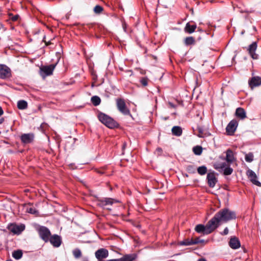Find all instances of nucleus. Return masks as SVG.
<instances>
[{"instance_id": "9b49d317", "label": "nucleus", "mask_w": 261, "mask_h": 261, "mask_svg": "<svg viewBox=\"0 0 261 261\" xmlns=\"http://www.w3.org/2000/svg\"><path fill=\"white\" fill-rule=\"evenodd\" d=\"M11 70L6 65H0V77L6 79L11 76Z\"/></svg>"}, {"instance_id": "473e14b6", "label": "nucleus", "mask_w": 261, "mask_h": 261, "mask_svg": "<svg viewBox=\"0 0 261 261\" xmlns=\"http://www.w3.org/2000/svg\"><path fill=\"white\" fill-rule=\"evenodd\" d=\"M27 212L29 213L32 214H36L38 213V211L34 207H30L27 209Z\"/></svg>"}, {"instance_id": "de8ad7c7", "label": "nucleus", "mask_w": 261, "mask_h": 261, "mask_svg": "<svg viewBox=\"0 0 261 261\" xmlns=\"http://www.w3.org/2000/svg\"><path fill=\"white\" fill-rule=\"evenodd\" d=\"M157 150L161 151L162 150V149L161 148H158V149H157Z\"/></svg>"}, {"instance_id": "a18cd8bd", "label": "nucleus", "mask_w": 261, "mask_h": 261, "mask_svg": "<svg viewBox=\"0 0 261 261\" xmlns=\"http://www.w3.org/2000/svg\"><path fill=\"white\" fill-rule=\"evenodd\" d=\"M198 261H206L205 259L201 258L198 260Z\"/></svg>"}, {"instance_id": "6e6552de", "label": "nucleus", "mask_w": 261, "mask_h": 261, "mask_svg": "<svg viewBox=\"0 0 261 261\" xmlns=\"http://www.w3.org/2000/svg\"><path fill=\"white\" fill-rule=\"evenodd\" d=\"M8 229L14 234H19L25 229V226L23 224L18 225L15 224H10L8 226Z\"/></svg>"}, {"instance_id": "f3484780", "label": "nucleus", "mask_w": 261, "mask_h": 261, "mask_svg": "<svg viewBox=\"0 0 261 261\" xmlns=\"http://www.w3.org/2000/svg\"><path fill=\"white\" fill-rule=\"evenodd\" d=\"M34 136L33 134H24L21 136V141L25 144L32 142L34 139Z\"/></svg>"}, {"instance_id": "6ab92c4d", "label": "nucleus", "mask_w": 261, "mask_h": 261, "mask_svg": "<svg viewBox=\"0 0 261 261\" xmlns=\"http://www.w3.org/2000/svg\"><path fill=\"white\" fill-rule=\"evenodd\" d=\"M137 255L135 254H127L120 258L115 259V261H134L136 259Z\"/></svg>"}, {"instance_id": "b1692460", "label": "nucleus", "mask_w": 261, "mask_h": 261, "mask_svg": "<svg viewBox=\"0 0 261 261\" xmlns=\"http://www.w3.org/2000/svg\"><path fill=\"white\" fill-rule=\"evenodd\" d=\"M28 107V103L26 101L21 100L17 102V107L20 110L25 109Z\"/></svg>"}, {"instance_id": "9d476101", "label": "nucleus", "mask_w": 261, "mask_h": 261, "mask_svg": "<svg viewBox=\"0 0 261 261\" xmlns=\"http://www.w3.org/2000/svg\"><path fill=\"white\" fill-rule=\"evenodd\" d=\"M49 241L54 247L57 248L61 245L62 239L59 235L54 234L53 236H50L49 238Z\"/></svg>"}, {"instance_id": "8fccbe9b", "label": "nucleus", "mask_w": 261, "mask_h": 261, "mask_svg": "<svg viewBox=\"0 0 261 261\" xmlns=\"http://www.w3.org/2000/svg\"><path fill=\"white\" fill-rule=\"evenodd\" d=\"M49 43H50L49 42L46 43V45H48Z\"/></svg>"}, {"instance_id": "f8f14e48", "label": "nucleus", "mask_w": 261, "mask_h": 261, "mask_svg": "<svg viewBox=\"0 0 261 261\" xmlns=\"http://www.w3.org/2000/svg\"><path fill=\"white\" fill-rule=\"evenodd\" d=\"M247 175L250 181L254 185L260 186V183L257 180V176L254 172L251 170H248L247 172Z\"/></svg>"}, {"instance_id": "09e8293b", "label": "nucleus", "mask_w": 261, "mask_h": 261, "mask_svg": "<svg viewBox=\"0 0 261 261\" xmlns=\"http://www.w3.org/2000/svg\"><path fill=\"white\" fill-rule=\"evenodd\" d=\"M98 100H99V103H100V99L99 98V99H98Z\"/></svg>"}, {"instance_id": "72a5a7b5", "label": "nucleus", "mask_w": 261, "mask_h": 261, "mask_svg": "<svg viewBox=\"0 0 261 261\" xmlns=\"http://www.w3.org/2000/svg\"><path fill=\"white\" fill-rule=\"evenodd\" d=\"M141 83L144 86H146L148 84V80L146 78H143L140 81Z\"/></svg>"}, {"instance_id": "49530a36", "label": "nucleus", "mask_w": 261, "mask_h": 261, "mask_svg": "<svg viewBox=\"0 0 261 261\" xmlns=\"http://www.w3.org/2000/svg\"><path fill=\"white\" fill-rule=\"evenodd\" d=\"M169 105L171 106V107H174L173 105L171 103H169Z\"/></svg>"}, {"instance_id": "c03bdc74", "label": "nucleus", "mask_w": 261, "mask_h": 261, "mask_svg": "<svg viewBox=\"0 0 261 261\" xmlns=\"http://www.w3.org/2000/svg\"><path fill=\"white\" fill-rule=\"evenodd\" d=\"M98 250L96 251L95 252V257L98 258Z\"/></svg>"}, {"instance_id": "5701e85b", "label": "nucleus", "mask_w": 261, "mask_h": 261, "mask_svg": "<svg viewBox=\"0 0 261 261\" xmlns=\"http://www.w3.org/2000/svg\"><path fill=\"white\" fill-rule=\"evenodd\" d=\"M197 242H193V240L192 239H186L182 241H181L179 243V244L180 245H184V246H190L192 245L197 244Z\"/></svg>"}, {"instance_id": "aec40b11", "label": "nucleus", "mask_w": 261, "mask_h": 261, "mask_svg": "<svg viewBox=\"0 0 261 261\" xmlns=\"http://www.w3.org/2000/svg\"><path fill=\"white\" fill-rule=\"evenodd\" d=\"M236 115L238 117L243 119L246 118V112L245 110L241 108H237L236 111Z\"/></svg>"}, {"instance_id": "58836bf2", "label": "nucleus", "mask_w": 261, "mask_h": 261, "mask_svg": "<svg viewBox=\"0 0 261 261\" xmlns=\"http://www.w3.org/2000/svg\"><path fill=\"white\" fill-rule=\"evenodd\" d=\"M95 77H93V79L95 80V81H94V82H93V83H92V85H91V86H92V87H94V86H96L95 83H96V76L95 75Z\"/></svg>"}, {"instance_id": "ea45409f", "label": "nucleus", "mask_w": 261, "mask_h": 261, "mask_svg": "<svg viewBox=\"0 0 261 261\" xmlns=\"http://www.w3.org/2000/svg\"><path fill=\"white\" fill-rule=\"evenodd\" d=\"M94 10L95 13H98V5H96L95 6Z\"/></svg>"}, {"instance_id": "393cba45", "label": "nucleus", "mask_w": 261, "mask_h": 261, "mask_svg": "<svg viewBox=\"0 0 261 261\" xmlns=\"http://www.w3.org/2000/svg\"><path fill=\"white\" fill-rule=\"evenodd\" d=\"M12 256L16 259H19L22 256V252L21 250L14 251L12 253Z\"/></svg>"}, {"instance_id": "bb28decb", "label": "nucleus", "mask_w": 261, "mask_h": 261, "mask_svg": "<svg viewBox=\"0 0 261 261\" xmlns=\"http://www.w3.org/2000/svg\"><path fill=\"white\" fill-rule=\"evenodd\" d=\"M72 253L75 258H79L82 256V252L79 248H75L72 251Z\"/></svg>"}, {"instance_id": "ddd939ff", "label": "nucleus", "mask_w": 261, "mask_h": 261, "mask_svg": "<svg viewBox=\"0 0 261 261\" xmlns=\"http://www.w3.org/2000/svg\"><path fill=\"white\" fill-rule=\"evenodd\" d=\"M249 86L251 89L261 85V77L258 76L252 77L248 82Z\"/></svg>"}, {"instance_id": "0eeeda50", "label": "nucleus", "mask_w": 261, "mask_h": 261, "mask_svg": "<svg viewBox=\"0 0 261 261\" xmlns=\"http://www.w3.org/2000/svg\"><path fill=\"white\" fill-rule=\"evenodd\" d=\"M56 64H51L48 66L41 67L40 69V74L43 77L50 75L53 74V72L56 67Z\"/></svg>"}, {"instance_id": "f704fd0d", "label": "nucleus", "mask_w": 261, "mask_h": 261, "mask_svg": "<svg viewBox=\"0 0 261 261\" xmlns=\"http://www.w3.org/2000/svg\"><path fill=\"white\" fill-rule=\"evenodd\" d=\"M197 128H198V133H199V134H198V136L199 137H203V135L202 128H201V127H198Z\"/></svg>"}, {"instance_id": "20e7f679", "label": "nucleus", "mask_w": 261, "mask_h": 261, "mask_svg": "<svg viewBox=\"0 0 261 261\" xmlns=\"http://www.w3.org/2000/svg\"><path fill=\"white\" fill-rule=\"evenodd\" d=\"M40 238L45 242L49 241V238L51 236V232L49 229L44 226L38 225L36 227Z\"/></svg>"}, {"instance_id": "e433bc0d", "label": "nucleus", "mask_w": 261, "mask_h": 261, "mask_svg": "<svg viewBox=\"0 0 261 261\" xmlns=\"http://www.w3.org/2000/svg\"><path fill=\"white\" fill-rule=\"evenodd\" d=\"M193 242H197V244L199 243H202L204 242V240H200L198 238H196L194 240H193Z\"/></svg>"}, {"instance_id": "f257e3e1", "label": "nucleus", "mask_w": 261, "mask_h": 261, "mask_svg": "<svg viewBox=\"0 0 261 261\" xmlns=\"http://www.w3.org/2000/svg\"><path fill=\"white\" fill-rule=\"evenodd\" d=\"M236 218V215L234 212L225 208L217 212L212 219L216 225V227L217 228L220 223L226 222L234 219Z\"/></svg>"}, {"instance_id": "39448f33", "label": "nucleus", "mask_w": 261, "mask_h": 261, "mask_svg": "<svg viewBox=\"0 0 261 261\" xmlns=\"http://www.w3.org/2000/svg\"><path fill=\"white\" fill-rule=\"evenodd\" d=\"M116 105L118 110L123 114L125 115H129L130 111L127 108L124 100L121 98L116 99Z\"/></svg>"}, {"instance_id": "423d86ee", "label": "nucleus", "mask_w": 261, "mask_h": 261, "mask_svg": "<svg viewBox=\"0 0 261 261\" xmlns=\"http://www.w3.org/2000/svg\"><path fill=\"white\" fill-rule=\"evenodd\" d=\"M226 163H216L214 164V168L218 170H224V174L225 175H230L232 172L233 169L232 168L229 167H226Z\"/></svg>"}, {"instance_id": "cd10ccee", "label": "nucleus", "mask_w": 261, "mask_h": 261, "mask_svg": "<svg viewBox=\"0 0 261 261\" xmlns=\"http://www.w3.org/2000/svg\"><path fill=\"white\" fill-rule=\"evenodd\" d=\"M194 153L196 155H200L202 152V148L200 146H196L193 148Z\"/></svg>"}, {"instance_id": "f03ea898", "label": "nucleus", "mask_w": 261, "mask_h": 261, "mask_svg": "<svg viewBox=\"0 0 261 261\" xmlns=\"http://www.w3.org/2000/svg\"><path fill=\"white\" fill-rule=\"evenodd\" d=\"M216 228L212 219L210 220L204 226L202 224L197 225L195 228V231L198 233H203L204 234H208Z\"/></svg>"}, {"instance_id": "4be33fe9", "label": "nucleus", "mask_w": 261, "mask_h": 261, "mask_svg": "<svg viewBox=\"0 0 261 261\" xmlns=\"http://www.w3.org/2000/svg\"><path fill=\"white\" fill-rule=\"evenodd\" d=\"M196 25H190V23H187L185 28V31L189 34L193 33L196 29Z\"/></svg>"}, {"instance_id": "4c0bfd02", "label": "nucleus", "mask_w": 261, "mask_h": 261, "mask_svg": "<svg viewBox=\"0 0 261 261\" xmlns=\"http://www.w3.org/2000/svg\"><path fill=\"white\" fill-rule=\"evenodd\" d=\"M228 229L227 227H226L224 229L223 232L222 233V235H226L228 234Z\"/></svg>"}, {"instance_id": "a878e982", "label": "nucleus", "mask_w": 261, "mask_h": 261, "mask_svg": "<svg viewBox=\"0 0 261 261\" xmlns=\"http://www.w3.org/2000/svg\"><path fill=\"white\" fill-rule=\"evenodd\" d=\"M172 132L173 135L179 136L181 135L182 130L179 126H174L172 129Z\"/></svg>"}, {"instance_id": "7ed1b4c3", "label": "nucleus", "mask_w": 261, "mask_h": 261, "mask_svg": "<svg viewBox=\"0 0 261 261\" xmlns=\"http://www.w3.org/2000/svg\"><path fill=\"white\" fill-rule=\"evenodd\" d=\"M99 120L110 128H114L118 126V123L113 118L102 113H99Z\"/></svg>"}, {"instance_id": "4468645a", "label": "nucleus", "mask_w": 261, "mask_h": 261, "mask_svg": "<svg viewBox=\"0 0 261 261\" xmlns=\"http://www.w3.org/2000/svg\"><path fill=\"white\" fill-rule=\"evenodd\" d=\"M257 43L256 42H254L249 45L248 49L250 55L253 59H257L258 58V55L255 53Z\"/></svg>"}, {"instance_id": "dca6fc26", "label": "nucleus", "mask_w": 261, "mask_h": 261, "mask_svg": "<svg viewBox=\"0 0 261 261\" xmlns=\"http://www.w3.org/2000/svg\"><path fill=\"white\" fill-rule=\"evenodd\" d=\"M207 182L209 186L214 187L217 182V179L214 172L208 173L207 175Z\"/></svg>"}, {"instance_id": "2eb2a0df", "label": "nucleus", "mask_w": 261, "mask_h": 261, "mask_svg": "<svg viewBox=\"0 0 261 261\" xmlns=\"http://www.w3.org/2000/svg\"><path fill=\"white\" fill-rule=\"evenodd\" d=\"M229 246L233 249L239 248L241 246L239 239L236 237H231L229 242Z\"/></svg>"}, {"instance_id": "37998d69", "label": "nucleus", "mask_w": 261, "mask_h": 261, "mask_svg": "<svg viewBox=\"0 0 261 261\" xmlns=\"http://www.w3.org/2000/svg\"><path fill=\"white\" fill-rule=\"evenodd\" d=\"M3 114V111L2 108L0 107V116L2 115Z\"/></svg>"}, {"instance_id": "412c9836", "label": "nucleus", "mask_w": 261, "mask_h": 261, "mask_svg": "<svg viewBox=\"0 0 261 261\" xmlns=\"http://www.w3.org/2000/svg\"><path fill=\"white\" fill-rule=\"evenodd\" d=\"M108 250L105 248L99 249V259L106 258L108 256Z\"/></svg>"}, {"instance_id": "a211bd4d", "label": "nucleus", "mask_w": 261, "mask_h": 261, "mask_svg": "<svg viewBox=\"0 0 261 261\" xmlns=\"http://www.w3.org/2000/svg\"><path fill=\"white\" fill-rule=\"evenodd\" d=\"M225 160L229 164L232 163L236 161L233 153L230 149H228L226 151Z\"/></svg>"}, {"instance_id": "c9c22d12", "label": "nucleus", "mask_w": 261, "mask_h": 261, "mask_svg": "<svg viewBox=\"0 0 261 261\" xmlns=\"http://www.w3.org/2000/svg\"><path fill=\"white\" fill-rule=\"evenodd\" d=\"M112 203H113V201L112 200V199H111L110 198H108L106 200V204H105V205L111 204H112Z\"/></svg>"}, {"instance_id": "1a4fd4ad", "label": "nucleus", "mask_w": 261, "mask_h": 261, "mask_svg": "<svg viewBox=\"0 0 261 261\" xmlns=\"http://www.w3.org/2000/svg\"><path fill=\"white\" fill-rule=\"evenodd\" d=\"M238 123L236 120H232L227 125L226 130L228 135H232L235 132L238 126Z\"/></svg>"}, {"instance_id": "a19ab883", "label": "nucleus", "mask_w": 261, "mask_h": 261, "mask_svg": "<svg viewBox=\"0 0 261 261\" xmlns=\"http://www.w3.org/2000/svg\"><path fill=\"white\" fill-rule=\"evenodd\" d=\"M17 18H18V16L16 15L12 18V19H13V20L15 21L17 19Z\"/></svg>"}, {"instance_id": "79ce46f5", "label": "nucleus", "mask_w": 261, "mask_h": 261, "mask_svg": "<svg viewBox=\"0 0 261 261\" xmlns=\"http://www.w3.org/2000/svg\"><path fill=\"white\" fill-rule=\"evenodd\" d=\"M103 11V8L100 7V6H99V14L102 12Z\"/></svg>"}, {"instance_id": "2f4dec72", "label": "nucleus", "mask_w": 261, "mask_h": 261, "mask_svg": "<svg viewBox=\"0 0 261 261\" xmlns=\"http://www.w3.org/2000/svg\"><path fill=\"white\" fill-rule=\"evenodd\" d=\"M91 101L95 106H98V96H94L91 98Z\"/></svg>"}, {"instance_id": "7c9ffc66", "label": "nucleus", "mask_w": 261, "mask_h": 261, "mask_svg": "<svg viewBox=\"0 0 261 261\" xmlns=\"http://www.w3.org/2000/svg\"><path fill=\"white\" fill-rule=\"evenodd\" d=\"M245 160L247 162H251L253 160V155L252 153H249L245 155Z\"/></svg>"}, {"instance_id": "c85d7f7f", "label": "nucleus", "mask_w": 261, "mask_h": 261, "mask_svg": "<svg viewBox=\"0 0 261 261\" xmlns=\"http://www.w3.org/2000/svg\"><path fill=\"white\" fill-rule=\"evenodd\" d=\"M198 173L200 175H204L207 171V168L205 166H202L198 167L197 169Z\"/></svg>"}, {"instance_id": "c756f323", "label": "nucleus", "mask_w": 261, "mask_h": 261, "mask_svg": "<svg viewBox=\"0 0 261 261\" xmlns=\"http://www.w3.org/2000/svg\"><path fill=\"white\" fill-rule=\"evenodd\" d=\"M194 42V39L192 37H187L185 40V43L186 45H190Z\"/></svg>"}]
</instances>
